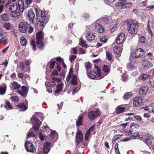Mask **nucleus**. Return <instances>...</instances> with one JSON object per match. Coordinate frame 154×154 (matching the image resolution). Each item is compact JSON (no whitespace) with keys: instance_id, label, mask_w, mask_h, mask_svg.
Masks as SVG:
<instances>
[{"instance_id":"39","label":"nucleus","mask_w":154,"mask_h":154,"mask_svg":"<svg viewBox=\"0 0 154 154\" xmlns=\"http://www.w3.org/2000/svg\"><path fill=\"white\" fill-rule=\"evenodd\" d=\"M4 106L5 108L8 109H13V106L11 105V104L8 101H6L5 104Z\"/></svg>"},{"instance_id":"2","label":"nucleus","mask_w":154,"mask_h":154,"mask_svg":"<svg viewBox=\"0 0 154 154\" xmlns=\"http://www.w3.org/2000/svg\"><path fill=\"white\" fill-rule=\"evenodd\" d=\"M36 117L38 118H41L42 120H43L44 117L43 114L40 112H36L33 115V117L31 119V122L33 123H35L33 128L34 130L37 131L38 130L41 123L39 120L37 119Z\"/></svg>"},{"instance_id":"9","label":"nucleus","mask_w":154,"mask_h":154,"mask_svg":"<svg viewBox=\"0 0 154 154\" xmlns=\"http://www.w3.org/2000/svg\"><path fill=\"white\" fill-rule=\"evenodd\" d=\"M76 133V142L78 145L80 143L82 142L83 139V135L82 132L79 130H78Z\"/></svg>"},{"instance_id":"37","label":"nucleus","mask_w":154,"mask_h":154,"mask_svg":"<svg viewBox=\"0 0 154 154\" xmlns=\"http://www.w3.org/2000/svg\"><path fill=\"white\" fill-rule=\"evenodd\" d=\"M20 43L22 46H26L27 44V41L23 36H21L20 38Z\"/></svg>"},{"instance_id":"52","label":"nucleus","mask_w":154,"mask_h":154,"mask_svg":"<svg viewBox=\"0 0 154 154\" xmlns=\"http://www.w3.org/2000/svg\"><path fill=\"white\" fill-rule=\"evenodd\" d=\"M149 22L148 23V24H147V29L148 30V32H149V34H150V36L152 37L153 35V34L152 32V31L149 28Z\"/></svg>"},{"instance_id":"43","label":"nucleus","mask_w":154,"mask_h":154,"mask_svg":"<svg viewBox=\"0 0 154 154\" xmlns=\"http://www.w3.org/2000/svg\"><path fill=\"white\" fill-rule=\"evenodd\" d=\"M73 69L72 68H70V69L69 72L68 74V75L66 77V80L67 81H69V80L70 78L73 75Z\"/></svg>"},{"instance_id":"35","label":"nucleus","mask_w":154,"mask_h":154,"mask_svg":"<svg viewBox=\"0 0 154 154\" xmlns=\"http://www.w3.org/2000/svg\"><path fill=\"white\" fill-rule=\"evenodd\" d=\"M3 26L6 30H9L11 28V24L10 23L7 22L3 23Z\"/></svg>"},{"instance_id":"58","label":"nucleus","mask_w":154,"mask_h":154,"mask_svg":"<svg viewBox=\"0 0 154 154\" xmlns=\"http://www.w3.org/2000/svg\"><path fill=\"white\" fill-rule=\"evenodd\" d=\"M139 126L138 125L135 123H133L130 124V128H132L133 127H134L135 128L138 127Z\"/></svg>"},{"instance_id":"30","label":"nucleus","mask_w":154,"mask_h":154,"mask_svg":"<svg viewBox=\"0 0 154 154\" xmlns=\"http://www.w3.org/2000/svg\"><path fill=\"white\" fill-rule=\"evenodd\" d=\"M149 76V75L147 74H143L142 75H140L139 76V78L140 80L145 81L148 79Z\"/></svg>"},{"instance_id":"14","label":"nucleus","mask_w":154,"mask_h":154,"mask_svg":"<svg viewBox=\"0 0 154 154\" xmlns=\"http://www.w3.org/2000/svg\"><path fill=\"white\" fill-rule=\"evenodd\" d=\"M94 25L96 30L100 33H102L104 31V29L101 25L99 23L98 21H96L94 22Z\"/></svg>"},{"instance_id":"59","label":"nucleus","mask_w":154,"mask_h":154,"mask_svg":"<svg viewBox=\"0 0 154 154\" xmlns=\"http://www.w3.org/2000/svg\"><path fill=\"white\" fill-rule=\"evenodd\" d=\"M55 61H51L50 63V68L51 69H53L55 65Z\"/></svg>"},{"instance_id":"17","label":"nucleus","mask_w":154,"mask_h":154,"mask_svg":"<svg viewBox=\"0 0 154 154\" xmlns=\"http://www.w3.org/2000/svg\"><path fill=\"white\" fill-rule=\"evenodd\" d=\"M125 39V34L123 33H122L119 34L118 36L116 39V43L119 45L122 43Z\"/></svg>"},{"instance_id":"1","label":"nucleus","mask_w":154,"mask_h":154,"mask_svg":"<svg viewBox=\"0 0 154 154\" xmlns=\"http://www.w3.org/2000/svg\"><path fill=\"white\" fill-rule=\"evenodd\" d=\"M35 10L36 17L38 21L37 26L40 29H42L48 22L50 17V15L37 8H36Z\"/></svg>"},{"instance_id":"11","label":"nucleus","mask_w":154,"mask_h":154,"mask_svg":"<svg viewBox=\"0 0 154 154\" xmlns=\"http://www.w3.org/2000/svg\"><path fill=\"white\" fill-rule=\"evenodd\" d=\"M86 38L89 41H91L94 40L95 36L93 33L89 31H86L84 34Z\"/></svg>"},{"instance_id":"56","label":"nucleus","mask_w":154,"mask_h":154,"mask_svg":"<svg viewBox=\"0 0 154 154\" xmlns=\"http://www.w3.org/2000/svg\"><path fill=\"white\" fill-rule=\"evenodd\" d=\"M107 40V38L105 36L103 37L100 39V41L101 42L105 43Z\"/></svg>"},{"instance_id":"24","label":"nucleus","mask_w":154,"mask_h":154,"mask_svg":"<svg viewBox=\"0 0 154 154\" xmlns=\"http://www.w3.org/2000/svg\"><path fill=\"white\" fill-rule=\"evenodd\" d=\"M122 49L119 46H115L114 47V52L117 55L121 54L122 51Z\"/></svg>"},{"instance_id":"62","label":"nucleus","mask_w":154,"mask_h":154,"mask_svg":"<svg viewBox=\"0 0 154 154\" xmlns=\"http://www.w3.org/2000/svg\"><path fill=\"white\" fill-rule=\"evenodd\" d=\"M76 56L75 55H72L69 57V60L71 62H72L76 58Z\"/></svg>"},{"instance_id":"10","label":"nucleus","mask_w":154,"mask_h":154,"mask_svg":"<svg viewBox=\"0 0 154 154\" xmlns=\"http://www.w3.org/2000/svg\"><path fill=\"white\" fill-rule=\"evenodd\" d=\"M25 147L26 150L28 152H33L35 148L33 144L29 141H27L25 143Z\"/></svg>"},{"instance_id":"40","label":"nucleus","mask_w":154,"mask_h":154,"mask_svg":"<svg viewBox=\"0 0 154 154\" xmlns=\"http://www.w3.org/2000/svg\"><path fill=\"white\" fill-rule=\"evenodd\" d=\"M56 59L57 60V61L59 63H61L62 65L64 68H65L66 67V65L65 63H64V60L63 58L60 57H56Z\"/></svg>"},{"instance_id":"31","label":"nucleus","mask_w":154,"mask_h":154,"mask_svg":"<svg viewBox=\"0 0 154 154\" xmlns=\"http://www.w3.org/2000/svg\"><path fill=\"white\" fill-rule=\"evenodd\" d=\"M82 116L81 115H80L76 122V125L77 127L82 125Z\"/></svg>"},{"instance_id":"61","label":"nucleus","mask_w":154,"mask_h":154,"mask_svg":"<svg viewBox=\"0 0 154 154\" xmlns=\"http://www.w3.org/2000/svg\"><path fill=\"white\" fill-rule=\"evenodd\" d=\"M124 131L125 132V133H126V135L128 136L131 135V134H132L133 131V130L132 129H131L129 130V131L128 132H126L125 131Z\"/></svg>"},{"instance_id":"13","label":"nucleus","mask_w":154,"mask_h":154,"mask_svg":"<svg viewBox=\"0 0 154 154\" xmlns=\"http://www.w3.org/2000/svg\"><path fill=\"white\" fill-rule=\"evenodd\" d=\"M136 61V60L134 59L131 60L130 62L127 64V68L131 70L135 69L137 66Z\"/></svg>"},{"instance_id":"27","label":"nucleus","mask_w":154,"mask_h":154,"mask_svg":"<svg viewBox=\"0 0 154 154\" xmlns=\"http://www.w3.org/2000/svg\"><path fill=\"white\" fill-rule=\"evenodd\" d=\"M1 20L5 21H8L10 20L9 15L6 13H4L1 15Z\"/></svg>"},{"instance_id":"42","label":"nucleus","mask_w":154,"mask_h":154,"mask_svg":"<svg viewBox=\"0 0 154 154\" xmlns=\"http://www.w3.org/2000/svg\"><path fill=\"white\" fill-rule=\"evenodd\" d=\"M139 41L142 44H144L146 42V40L145 36L141 35L139 37Z\"/></svg>"},{"instance_id":"5","label":"nucleus","mask_w":154,"mask_h":154,"mask_svg":"<svg viewBox=\"0 0 154 154\" xmlns=\"http://www.w3.org/2000/svg\"><path fill=\"white\" fill-rule=\"evenodd\" d=\"M97 73L93 70H91L88 74V76L90 79H100L104 77V75L102 74L100 69L98 67H97Z\"/></svg>"},{"instance_id":"23","label":"nucleus","mask_w":154,"mask_h":154,"mask_svg":"<svg viewBox=\"0 0 154 154\" xmlns=\"http://www.w3.org/2000/svg\"><path fill=\"white\" fill-rule=\"evenodd\" d=\"M63 86V84L61 83H60L57 85V89L55 92V95L57 96L58 95V94L62 89Z\"/></svg>"},{"instance_id":"21","label":"nucleus","mask_w":154,"mask_h":154,"mask_svg":"<svg viewBox=\"0 0 154 154\" xmlns=\"http://www.w3.org/2000/svg\"><path fill=\"white\" fill-rule=\"evenodd\" d=\"M17 109L21 111H25L27 109V105L24 103H19L17 105Z\"/></svg>"},{"instance_id":"57","label":"nucleus","mask_w":154,"mask_h":154,"mask_svg":"<svg viewBox=\"0 0 154 154\" xmlns=\"http://www.w3.org/2000/svg\"><path fill=\"white\" fill-rule=\"evenodd\" d=\"M28 28V32L29 33H31L33 31V27L29 25Z\"/></svg>"},{"instance_id":"34","label":"nucleus","mask_w":154,"mask_h":154,"mask_svg":"<svg viewBox=\"0 0 154 154\" xmlns=\"http://www.w3.org/2000/svg\"><path fill=\"white\" fill-rule=\"evenodd\" d=\"M71 82V84L72 85H76L77 84L78 79L76 75H74L72 77Z\"/></svg>"},{"instance_id":"41","label":"nucleus","mask_w":154,"mask_h":154,"mask_svg":"<svg viewBox=\"0 0 154 154\" xmlns=\"http://www.w3.org/2000/svg\"><path fill=\"white\" fill-rule=\"evenodd\" d=\"M56 82L54 81H51L48 82L46 81L45 82V85L46 87H47L52 86L56 84Z\"/></svg>"},{"instance_id":"60","label":"nucleus","mask_w":154,"mask_h":154,"mask_svg":"<svg viewBox=\"0 0 154 154\" xmlns=\"http://www.w3.org/2000/svg\"><path fill=\"white\" fill-rule=\"evenodd\" d=\"M7 42V39L5 37H3L0 40V43L3 42L6 43Z\"/></svg>"},{"instance_id":"25","label":"nucleus","mask_w":154,"mask_h":154,"mask_svg":"<svg viewBox=\"0 0 154 154\" xmlns=\"http://www.w3.org/2000/svg\"><path fill=\"white\" fill-rule=\"evenodd\" d=\"M134 54L137 55V57L143 56L144 54V51L141 48H138L135 51Z\"/></svg>"},{"instance_id":"46","label":"nucleus","mask_w":154,"mask_h":154,"mask_svg":"<svg viewBox=\"0 0 154 154\" xmlns=\"http://www.w3.org/2000/svg\"><path fill=\"white\" fill-rule=\"evenodd\" d=\"M131 3H124L122 5V9H124L126 8L130 7L132 5Z\"/></svg>"},{"instance_id":"6","label":"nucleus","mask_w":154,"mask_h":154,"mask_svg":"<svg viewBox=\"0 0 154 154\" xmlns=\"http://www.w3.org/2000/svg\"><path fill=\"white\" fill-rule=\"evenodd\" d=\"M43 32L41 31L36 34V44L40 49H42L44 46L43 43Z\"/></svg>"},{"instance_id":"53","label":"nucleus","mask_w":154,"mask_h":154,"mask_svg":"<svg viewBox=\"0 0 154 154\" xmlns=\"http://www.w3.org/2000/svg\"><path fill=\"white\" fill-rule=\"evenodd\" d=\"M134 118L136 119V120L139 122H141L142 119L140 116L138 115H136L134 116Z\"/></svg>"},{"instance_id":"63","label":"nucleus","mask_w":154,"mask_h":154,"mask_svg":"<svg viewBox=\"0 0 154 154\" xmlns=\"http://www.w3.org/2000/svg\"><path fill=\"white\" fill-rule=\"evenodd\" d=\"M38 137L42 141H43L44 140V137L42 133H40L39 134Z\"/></svg>"},{"instance_id":"47","label":"nucleus","mask_w":154,"mask_h":154,"mask_svg":"<svg viewBox=\"0 0 154 154\" xmlns=\"http://www.w3.org/2000/svg\"><path fill=\"white\" fill-rule=\"evenodd\" d=\"M85 67L87 70L90 69L91 67V63L89 62H86L85 63Z\"/></svg>"},{"instance_id":"16","label":"nucleus","mask_w":154,"mask_h":154,"mask_svg":"<svg viewBox=\"0 0 154 154\" xmlns=\"http://www.w3.org/2000/svg\"><path fill=\"white\" fill-rule=\"evenodd\" d=\"M142 103V99L140 97H136L133 101L134 106H138L140 105Z\"/></svg>"},{"instance_id":"28","label":"nucleus","mask_w":154,"mask_h":154,"mask_svg":"<svg viewBox=\"0 0 154 154\" xmlns=\"http://www.w3.org/2000/svg\"><path fill=\"white\" fill-rule=\"evenodd\" d=\"M6 85L4 83L0 86V94H4L6 91Z\"/></svg>"},{"instance_id":"15","label":"nucleus","mask_w":154,"mask_h":154,"mask_svg":"<svg viewBox=\"0 0 154 154\" xmlns=\"http://www.w3.org/2000/svg\"><path fill=\"white\" fill-rule=\"evenodd\" d=\"M28 91V89L27 87L23 86L22 87L21 90L17 91L18 93L20 94L21 96L23 97H26Z\"/></svg>"},{"instance_id":"55","label":"nucleus","mask_w":154,"mask_h":154,"mask_svg":"<svg viewBox=\"0 0 154 154\" xmlns=\"http://www.w3.org/2000/svg\"><path fill=\"white\" fill-rule=\"evenodd\" d=\"M106 56H107L108 59L109 60H111L112 58V54L108 52H106Z\"/></svg>"},{"instance_id":"22","label":"nucleus","mask_w":154,"mask_h":154,"mask_svg":"<svg viewBox=\"0 0 154 154\" xmlns=\"http://www.w3.org/2000/svg\"><path fill=\"white\" fill-rule=\"evenodd\" d=\"M10 87L11 89H17L20 87V85L17 82H14L10 84Z\"/></svg>"},{"instance_id":"48","label":"nucleus","mask_w":154,"mask_h":154,"mask_svg":"<svg viewBox=\"0 0 154 154\" xmlns=\"http://www.w3.org/2000/svg\"><path fill=\"white\" fill-rule=\"evenodd\" d=\"M143 142L146 143L148 146H149L152 144V142L151 141L149 140V139L148 138H146L144 140H143Z\"/></svg>"},{"instance_id":"26","label":"nucleus","mask_w":154,"mask_h":154,"mask_svg":"<svg viewBox=\"0 0 154 154\" xmlns=\"http://www.w3.org/2000/svg\"><path fill=\"white\" fill-rule=\"evenodd\" d=\"M133 96V94L131 92L126 93L123 97V99L125 100H127L131 98Z\"/></svg>"},{"instance_id":"45","label":"nucleus","mask_w":154,"mask_h":154,"mask_svg":"<svg viewBox=\"0 0 154 154\" xmlns=\"http://www.w3.org/2000/svg\"><path fill=\"white\" fill-rule=\"evenodd\" d=\"M31 45L32 46L33 49L35 51L36 50V44L35 39H32L31 41Z\"/></svg>"},{"instance_id":"44","label":"nucleus","mask_w":154,"mask_h":154,"mask_svg":"<svg viewBox=\"0 0 154 154\" xmlns=\"http://www.w3.org/2000/svg\"><path fill=\"white\" fill-rule=\"evenodd\" d=\"M117 22L118 21L117 20H114L113 21V23L114 26L110 29V30L111 32H113L116 29Z\"/></svg>"},{"instance_id":"12","label":"nucleus","mask_w":154,"mask_h":154,"mask_svg":"<svg viewBox=\"0 0 154 154\" xmlns=\"http://www.w3.org/2000/svg\"><path fill=\"white\" fill-rule=\"evenodd\" d=\"M27 17L29 22L30 24H33L35 18V14L34 12L32 10H29L28 13Z\"/></svg>"},{"instance_id":"7","label":"nucleus","mask_w":154,"mask_h":154,"mask_svg":"<svg viewBox=\"0 0 154 154\" xmlns=\"http://www.w3.org/2000/svg\"><path fill=\"white\" fill-rule=\"evenodd\" d=\"M100 112L99 109H97L95 111H92L88 113V117L91 121L93 120L95 118L100 116Z\"/></svg>"},{"instance_id":"3","label":"nucleus","mask_w":154,"mask_h":154,"mask_svg":"<svg viewBox=\"0 0 154 154\" xmlns=\"http://www.w3.org/2000/svg\"><path fill=\"white\" fill-rule=\"evenodd\" d=\"M127 24L128 31L130 33L134 34L137 32L138 24L137 21L129 19L127 20Z\"/></svg>"},{"instance_id":"29","label":"nucleus","mask_w":154,"mask_h":154,"mask_svg":"<svg viewBox=\"0 0 154 154\" xmlns=\"http://www.w3.org/2000/svg\"><path fill=\"white\" fill-rule=\"evenodd\" d=\"M103 72L105 73V75L103 74H102L104 75V76L108 74L109 72L110 71L109 68L107 65H104L103 67Z\"/></svg>"},{"instance_id":"4","label":"nucleus","mask_w":154,"mask_h":154,"mask_svg":"<svg viewBox=\"0 0 154 154\" xmlns=\"http://www.w3.org/2000/svg\"><path fill=\"white\" fill-rule=\"evenodd\" d=\"M24 9V3L23 0H18V4L14 3L9 7V9L11 11H18L22 12Z\"/></svg>"},{"instance_id":"32","label":"nucleus","mask_w":154,"mask_h":154,"mask_svg":"<svg viewBox=\"0 0 154 154\" xmlns=\"http://www.w3.org/2000/svg\"><path fill=\"white\" fill-rule=\"evenodd\" d=\"M20 11H11V16L13 18H17L20 15Z\"/></svg>"},{"instance_id":"36","label":"nucleus","mask_w":154,"mask_h":154,"mask_svg":"<svg viewBox=\"0 0 154 154\" xmlns=\"http://www.w3.org/2000/svg\"><path fill=\"white\" fill-rule=\"evenodd\" d=\"M148 91V88L147 86H143L139 90V93L141 94H146Z\"/></svg>"},{"instance_id":"38","label":"nucleus","mask_w":154,"mask_h":154,"mask_svg":"<svg viewBox=\"0 0 154 154\" xmlns=\"http://www.w3.org/2000/svg\"><path fill=\"white\" fill-rule=\"evenodd\" d=\"M127 0H119L118 2L116 3L115 5L116 6H122V5L124 3H125Z\"/></svg>"},{"instance_id":"50","label":"nucleus","mask_w":154,"mask_h":154,"mask_svg":"<svg viewBox=\"0 0 154 154\" xmlns=\"http://www.w3.org/2000/svg\"><path fill=\"white\" fill-rule=\"evenodd\" d=\"M149 82L151 85L154 88V77H153V75L149 79Z\"/></svg>"},{"instance_id":"8","label":"nucleus","mask_w":154,"mask_h":154,"mask_svg":"<svg viewBox=\"0 0 154 154\" xmlns=\"http://www.w3.org/2000/svg\"><path fill=\"white\" fill-rule=\"evenodd\" d=\"M29 26V24L25 22H21L19 25V29L20 32L25 33Z\"/></svg>"},{"instance_id":"49","label":"nucleus","mask_w":154,"mask_h":154,"mask_svg":"<svg viewBox=\"0 0 154 154\" xmlns=\"http://www.w3.org/2000/svg\"><path fill=\"white\" fill-rule=\"evenodd\" d=\"M128 79V76L125 73L122 75V80L124 82L126 81Z\"/></svg>"},{"instance_id":"19","label":"nucleus","mask_w":154,"mask_h":154,"mask_svg":"<svg viewBox=\"0 0 154 154\" xmlns=\"http://www.w3.org/2000/svg\"><path fill=\"white\" fill-rule=\"evenodd\" d=\"M94 128L95 126H92L87 130L85 135V140L87 141L88 140L91 135V132L94 131Z\"/></svg>"},{"instance_id":"54","label":"nucleus","mask_w":154,"mask_h":154,"mask_svg":"<svg viewBox=\"0 0 154 154\" xmlns=\"http://www.w3.org/2000/svg\"><path fill=\"white\" fill-rule=\"evenodd\" d=\"M11 100L13 101L14 102H18L19 100L18 97L16 96L11 97Z\"/></svg>"},{"instance_id":"51","label":"nucleus","mask_w":154,"mask_h":154,"mask_svg":"<svg viewBox=\"0 0 154 154\" xmlns=\"http://www.w3.org/2000/svg\"><path fill=\"white\" fill-rule=\"evenodd\" d=\"M115 151L116 154H120L119 152V148H118V143H116L115 146Z\"/></svg>"},{"instance_id":"20","label":"nucleus","mask_w":154,"mask_h":154,"mask_svg":"<svg viewBox=\"0 0 154 154\" xmlns=\"http://www.w3.org/2000/svg\"><path fill=\"white\" fill-rule=\"evenodd\" d=\"M142 64L145 67H151L153 66L152 62L147 60H144L142 62Z\"/></svg>"},{"instance_id":"33","label":"nucleus","mask_w":154,"mask_h":154,"mask_svg":"<svg viewBox=\"0 0 154 154\" xmlns=\"http://www.w3.org/2000/svg\"><path fill=\"white\" fill-rule=\"evenodd\" d=\"M79 43L80 45L83 47L87 48L88 47L86 42L83 39L82 37L80 38Z\"/></svg>"},{"instance_id":"18","label":"nucleus","mask_w":154,"mask_h":154,"mask_svg":"<svg viewBox=\"0 0 154 154\" xmlns=\"http://www.w3.org/2000/svg\"><path fill=\"white\" fill-rule=\"evenodd\" d=\"M126 108L125 107H123L122 105H120L117 106L116 109V112L117 114H120L124 112Z\"/></svg>"},{"instance_id":"64","label":"nucleus","mask_w":154,"mask_h":154,"mask_svg":"<svg viewBox=\"0 0 154 154\" xmlns=\"http://www.w3.org/2000/svg\"><path fill=\"white\" fill-rule=\"evenodd\" d=\"M139 134L138 132H135L133 133L131 135V136L132 137H136L139 136Z\"/></svg>"}]
</instances>
